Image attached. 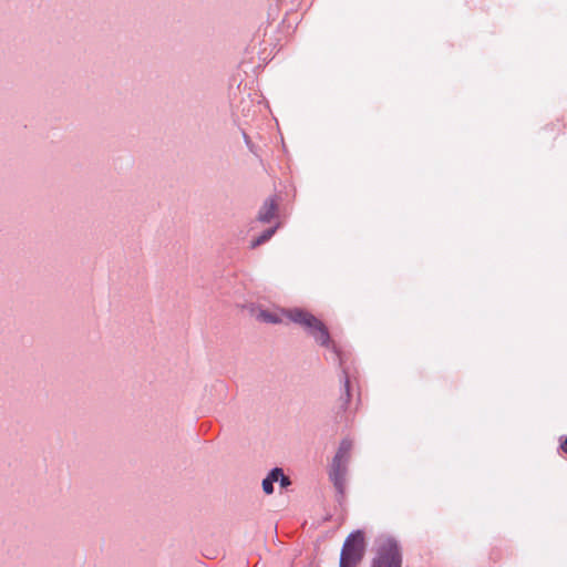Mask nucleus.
<instances>
[{
  "label": "nucleus",
  "mask_w": 567,
  "mask_h": 567,
  "mask_svg": "<svg viewBox=\"0 0 567 567\" xmlns=\"http://www.w3.org/2000/svg\"><path fill=\"white\" fill-rule=\"evenodd\" d=\"M560 449L564 453L567 454V437L564 441H561Z\"/></svg>",
  "instance_id": "4468645a"
},
{
  "label": "nucleus",
  "mask_w": 567,
  "mask_h": 567,
  "mask_svg": "<svg viewBox=\"0 0 567 567\" xmlns=\"http://www.w3.org/2000/svg\"><path fill=\"white\" fill-rule=\"evenodd\" d=\"M402 557L398 544L392 539L384 540L372 563V567H401Z\"/></svg>",
  "instance_id": "20e7f679"
},
{
  "label": "nucleus",
  "mask_w": 567,
  "mask_h": 567,
  "mask_svg": "<svg viewBox=\"0 0 567 567\" xmlns=\"http://www.w3.org/2000/svg\"><path fill=\"white\" fill-rule=\"evenodd\" d=\"M349 386H350L349 379H348V378H346V381H344V388H346L347 402H348V401H349V399H350Z\"/></svg>",
  "instance_id": "ddd939ff"
},
{
  "label": "nucleus",
  "mask_w": 567,
  "mask_h": 567,
  "mask_svg": "<svg viewBox=\"0 0 567 567\" xmlns=\"http://www.w3.org/2000/svg\"><path fill=\"white\" fill-rule=\"evenodd\" d=\"M281 316L307 328L309 332L315 337L318 343L324 347H331L333 351L339 355L337 346L334 344L333 341L330 340V336L327 328L319 319L313 317L311 313L302 311L300 309H293L282 311Z\"/></svg>",
  "instance_id": "f257e3e1"
},
{
  "label": "nucleus",
  "mask_w": 567,
  "mask_h": 567,
  "mask_svg": "<svg viewBox=\"0 0 567 567\" xmlns=\"http://www.w3.org/2000/svg\"><path fill=\"white\" fill-rule=\"evenodd\" d=\"M280 481V485L282 487H286L288 485H290V481H289V477H287L286 475H284V473L281 472V475H279V480Z\"/></svg>",
  "instance_id": "f8f14e48"
},
{
  "label": "nucleus",
  "mask_w": 567,
  "mask_h": 567,
  "mask_svg": "<svg viewBox=\"0 0 567 567\" xmlns=\"http://www.w3.org/2000/svg\"><path fill=\"white\" fill-rule=\"evenodd\" d=\"M275 231H276V227L267 229L258 238H256L255 240L251 241L250 247L256 248L259 245L266 243L268 239H270V237L275 234Z\"/></svg>",
  "instance_id": "1a4fd4ad"
},
{
  "label": "nucleus",
  "mask_w": 567,
  "mask_h": 567,
  "mask_svg": "<svg viewBox=\"0 0 567 567\" xmlns=\"http://www.w3.org/2000/svg\"><path fill=\"white\" fill-rule=\"evenodd\" d=\"M275 231H276V227L267 229L258 238H256L255 240L251 241L250 247L256 248L259 245L266 243L268 239H270V237L275 234Z\"/></svg>",
  "instance_id": "0eeeda50"
},
{
  "label": "nucleus",
  "mask_w": 567,
  "mask_h": 567,
  "mask_svg": "<svg viewBox=\"0 0 567 567\" xmlns=\"http://www.w3.org/2000/svg\"><path fill=\"white\" fill-rule=\"evenodd\" d=\"M259 318L265 321V322H270V323H278V322H282V318L281 316L277 315V313H272V312H268V311H262L259 313Z\"/></svg>",
  "instance_id": "9b49d317"
},
{
  "label": "nucleus",
  "mask_w": 567,
  "mask_h": 567,
  "mask_svg": "<svg viewBox=\"0 0 567 567\" xmlns=\"http://www.w3.org/2000/svg\"><path fill=\"white\" fill-rule=\"evenodd\" d=\"M275 231H276V227L267 229L258 238H256L255 240L251 241L250 247L256 248L259 245L266 243L268 239H270V237L275 234Z\"/></svg>",
  "instance_id": "9d476101"
},
{
  "label": "nucleus",
  "mask_w": 567,
  "mask_h": 567,
  "mask_svg": "<svg viewBox=\"0 0 567 567\" xmlns=\"http://www.w3.org/2000/svg\"><path fill=\"white\" fill-rule=\"evenodd\" d=\"M281 475L280 468H274L269 475L262 481V489L266 494H271L274 491V483L279 480Z\"/></svg>",
  "instance_id": "423d86ee"
},
{
  "label": "nucleus",
  "mask_w": 567,
  "mask_h": 567,
  "mask_svg": "<svg viewBox=\"0 0 567 567\" xmlns=\"http://www.w3.org/2000/svg\"><path fill=\"white\" fill-rule=\"evenodd\" d=\"M275 231H276V227L267 229L258 238H256L255 240L251 241L250 247L256 248L259 245L266 243L268 239H270V237L275 234Z\"/></svg>",
  "instance_id": "6e6552de"
},
{
  "label": "nucleus",
  "mask_w": 567,
  "mask_h": 567,
  "mask_svg": "<svg viewBox=\"0 0 567 567\" xmlns=\"http://www.w3.org/2000/svg\"><path fill=\"white\" fill-rule=\"evenodd\" d=\"M351 449L352 442L349 440H343L340 443L337 454L333 458L331 477L334 486L340 492H342L343 488V477L346 474L347 463L350 457Z\"/></svg>",
  "instance_id": "7ed1b4c3"
},
{
  "label": "nucleus",
  "mask_w": 567,
  "mask_h": 567,
  "mask_svg": "<svg viewBox=\"0 0 567 567\" xmlns=\"http://www.w3.org/2000/svg\"><path fill=\"white\" fill-rule=\"evenodd\" d=\"M276 210H277V205H276L275 200L274 199L266 200L259 210V214H258L259 220L262 223L270 221L275 217Z\"/></svg>",
  "instance_id": "39448f33"
},
{
  "label": "nucleus",
  "mask_w": 567,
  "mask_h": 567,
  "mask_svg": "<svg viewBox=\"0 0 567 567\" xmlns=\"http://www.w3.org/2000/svg\"><path fill=\"white\" fill-rule=\"evenodd\" d=\"M365 537L362 530L351 533L344 540L339 567H358L364 557Z\"/></svg>",
  "instance_id": "f03ea898"
}]
</instances>
